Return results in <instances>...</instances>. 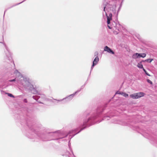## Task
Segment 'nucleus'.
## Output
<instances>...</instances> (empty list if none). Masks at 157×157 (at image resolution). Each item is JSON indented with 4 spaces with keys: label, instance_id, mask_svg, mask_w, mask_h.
<instances>
[{
    "label": "nucleus",
    "instance_id": "2",
    "mask_svg": "<svg viewBox=\"0 0 157 157\" xmlns=\"http://www.w3.org/2000/svg\"><path fill=\"white\" fill-rule=\"evenodd\" d=\"M104 50L109 52H111L113 54H114V52L107 46H106L104 48Z\"/></svg>",
    "mask_w": 157,
    "mask_h": 157
},
{
    "label": "nucleus",
    "instance_id": "15",
    "mask_svg": "<svg viewBox=\"0 0 157 157\" xmlns=\"http://www.w3.org/2000/svg\"><path fill=\"white\" fill-rule=\"evenodd\" d=\"M108 27L109 28V29H111V27H110V26L109 25H108Z\"/></svg>",
    "mask_w": 157,
    "mask_h": 157
},
{
    "label": "nucleus",
    "instance_id": "12",
    "mask_svg": "<svg viewBox=\"0 0 157 157\" xmlns=\"http://www.w3.org/2000/svg\"><path fill=\"white\" fill-rule=\"evenodd\" d=\"M147 81L148 83H150L151 85H152L153 84L152 82L149 79H147Z\"/></svg>",
    "mask_w": 157,
    "mask_h": 157
},
{
    "label": "nucleus",
    "instance_id": "4",
    "mask_svg": "<svg viewBox=\"0 0 157 157\" xmlns=\"http://www.w3.org/2000/svg\"><path fill=\"white\" fill-rule=\"evenodd\" d=\"M130 97L133 99H138V97L137 94V93H134L130 95Z\"/></svg>",
    "mask_w": 157,
    "mask_h": 157
},
{
    "label": "nucleus",
    "instance_id": "16",
    "mask_svg": "<svg viewBox=\"0 0 157 157\" xmlns=\"http://www.w3.org/2000/svg\"><path fill=\"white\" fill-rule=\"evenodd\" d=\"M15 81V79H13L12 80H10V82L13 81Z\"/></svg>",
    "mask_w": 157,
    "mask_h": 157
},
{
    "label": "nucleus",
    "instance_id": "18",
    "mask_svg": "<svg viewBox=\"0 0 157 157\" xmlns=\"http://www.w3.org/2000/svg\"><path fill=\"white\" fill-rule=\"evenodd\" d=\"M105 7L104 8V11H105Z\"/></svg>",
    "mask_w": 157,
    "mask_h": 157
},
{
    "label": "nucleus",
    "instance_id": "8",
    "mask_svg": "<svg viewBox=\"0 0 157 157\" xmlns=\"http://www.w3.org/2000/svg\"><path fill=\"white\" fill-rule=\"evenodd\" d=\"M119 94L123 95L124 96L126 97H128V94H126L125 93H119Z\"/></svg>",
    "mask_w": 157,
    "mask_h": 157
},
{
    "label": "nucleus",
    "instance_id": "1",
    "mask_svg": "<svg viewBox=\"0 0 157 157\" xmlns=\"http://www.w3.org/2000/svg\"><path fill=\"white\" fill-rule=\"evenodd\" d=\"M107 18V23L108 24H109L110 23V21L112 19V13H110L109 15H108L107 13L105 14Z\"/></svg>",
    "mask_w": 157,
    "mask_h": 157
},
{
    "label": "nucleus",
    "instance_id": "9",
    "mask_svg": "<svg viewBox=\"0 0 157 157\" xmlns=\"http://www.w3.org/2000/svg\"><path fill=\"white\" fill-rule=\"evenodd\" d=\"M153 60V59H149L145 60L144 61H143V62H147L149 63H151V62Z\"/></svg>",
    "mask_w": 157,
    "mask_h": 157
},
{
    "label": "nucleus",
    "instance_id": "6",
    "mask_svg": "<svg viewBox=\"0 0 157 157\" xmlns=\"http://www.w3.org/2000/svg\"><path fill=\"white\" fill-rule=\"evenodd\" d=\"M140 55V54L138 53H136L134 54L132 56V58L133 59H136L138 58H140L139 56Z\"/></svg>",
    "mask_w": 157,
    "mask_h": 157
},
{
    "label": "nucleus",
    "instance_id": "19",
    "mask_svg": "<svg viewBox=\"0 0 157 157\" xmlns=\"http://www.w3.org/2000/svg\"><path fill=\"white\" fill-rule=\"evenodd\" d=\"M83 129V128L81 129V130H80V131H81V130H82Z\"/></svg>",
    "mask_w": 157,
    "mask_h": 157
},
{
    "label": "nucleus",
    "instance_id": "11",
    "mask_svg": "<svg viewBox=\"0 0 157 157\" xmlns=\"http://www.w3.org/2000/svg\"><path fill=\"white\" fill-rule=\"evenodd\" d=\"M143 70H144V72H145V74L148 76H150V75L148 74V73H147V72L146 71L144 68L143 69Z\"/></svg>",
    "mask_w": 157,
    "mask_h": 157
},
{
    "label": "nucleus",
    "instance_id": "10",
    "mask_svg": "<svg viewBox=\"0 0 157 157\" xmlns=\"http://www.w3.org/2000/svg\"><path fill=\"white\" fill-rule=\"evenodd\" d=\"M146 54L144 53H143L141 54H140V55L139 56L140 58V57H143L144 58L146 57Z\"/></svg>",
    "mask_w": 157,
    "mask_h": 157
},
{
    "label": "nucleus",
    "instance_id": "7",
    "mask_svg": "<svg viewBox=\"0 0 157 157\" xmlns=\"http://www.w3.org/2000/svg\"><path fill=\"white\" fill-rule=\"evenodd\" d=\"M137 67L140 68H143V67L142 64H141V63H138L137 65Z\"/></svg>",
    "mask_w": 157,
    "mask_h": 157
},
{
    "label": "nucleus",
    "instance_id": "14",
    "mask_svg": "<svg viewBox=\"0 0 157 157\" xmlns=\"http://www.w3.org/2000/svg\"><path fill=\"white\" fill-rule=\"evenodd\" d=\"M24 101L25 102H27V100L26 99H25L24 100Z\"/></svg>",
    "mask_w": 157,
    "mask_h": 157
},
{
    "label": "nucleus",
    "instance_id": "17",
    "mask_svg": "<svg viewBox=\"0 0 157 157\" xmlns=\"http://www.w3.org/2000/svg\"><path fill=\"white\" fill-rule=\"evenodd\" d=\"M95 55H98V52H95Z\"/></svg>",
    "mask_w": 157,
    "mask_h": 157
},
{
    "label": "nucleus",
    "instance_id": "5",
    "mask_svg": "<svg viewBox=\"0 0 157 157\" xmlns=\"http://www.w3.org/2000/svg\"><path fill=\"white\" fill-rule=\"evenodd\" d=\"M138 96V98H140L141 97H143L145 94L142 92H140L137 93Z\"/></svg>",
    "mask_w": 157,
    "mask_h": 157
},
{
    "label": "nucleus",
    "instance_id": "3",
    "mask_svg": "<svg viewBox=\"0 0 157 157\" xmlns=\"http://www.w3.org/2000/svg\"><path fill=\"white\" fill-rule=\"evenodd\" d=\"M98 56H96L94 60L92 67H93L94 66L96 65L98 63Z\"/></svg>",
    "mask_w": 157,
    "mask_h": 157
},
{
    "label": "nucleus",
    "instance_id": "13",
    "mask_svg": "<svg viewBox=\"0 0 157 157\" xmlns=\"http://www.w3.org/2000/svg\"><path fill=\"white\" fill-rule=\"evenodd\" d=\"M8 95L10 97H13V95L10 94H8Z\"/></svg>",
    "mask_w": 157,
    "mask_h": 157
}]
</instances>
